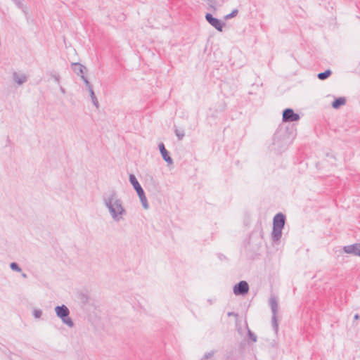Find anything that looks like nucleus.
Here are the masks:
<instances>
[{"instance_id":"8","label":"nucleus","mask_w":360,"mask_h":360,"mask_svg":"<svg viewBox=\"0 0 360 360\" xmlns=\"http://www.w3.org/2000/svg\"><path fill=\"white\" fill-rule=\"evenodd\" d=\"M343 251L347 254H352L360 257V243H354L343 247Z\"/></svg>"},{"instance_id":"26","label":"nucleus","mask_w":360,"mask_h":360,"mask_svg":"<svg viewBox=\"0 0 360 360\" xmlns=\"http://www.w3.org/2000/svg\"><path fill=\"white\" fill-rule=\"evenodd\" d=\"M13 2L18 6V8L24 11L25 7L21 0H14Z\"/></svg>"},{"instance_id":"21","label":"nucleus","mask_w":360,"mask_h":360,"mask_svg":"<svg viewBox=\"0 0 360 360\" xmlns=\"http://www.w3.org/2000/svg\"><path fill=\"white\" fill-rule=\"evenodd\" d=\"M10 268L17 272H20L22 269L19 266V265L16 262H11L10 264Z\"/></svg>"},{"instance_id":"5","label":"nucleus","mask_w":360,"mask_h":360,"mask_svg":"<svg viewBox=\"0 0 360 360\" xmlns=\"http://www.w3.org/2000/svg\"><path fill=\"white\" fill-rule=\"evenodd\" d=\"M205 19L212 27H214L217 31L222 32L223 27L225 25V22L221 20L214 17L211 13H207L205 15Z\"/></svg>"},{"instance_id":"28","label":"nucleus","mask_w":360,"mask_h":360,"mask_svg":"<svg viewBox=\"0 0 360 360\" xmlns=\"http://www.w3.org/2000/svg\"><path fill=\"white\" fill-rule=\"evenodd\" d=\"M354 319L355 320L360 319V315H359L358 314H355Z\"/></svg>"},{"instance_id":"16","label":"nucleus","mask_w":360,"mask_h":360,"mask_svg":"<svg viewBox=\"0 0 360 360\" xmlns=\"http://www.w3.org/2000/svg\"><path fill=\"white\" fill-rule=\"evenodd\" d=\"M89 95L91 98L93 104L96 107V108H98L99 103H98V99L95 95L94 90H91V91H89Z\"/></svg>"},{"instance_id":"10","label":"nucleus","mask_w":360,"mask_h":360,"mask_svg":"<svg viewBox=\"0 0 360 360\" xmlns=\"http://www.w3.org/2000/svg\"><path fill=\"white\" fill-rule=\"evenodd\" d=\"M285 216L281 212L276 214L273 219V226L284 228Z\"/></svg>"},{"instance_id":"24","label":"nucleus","mask_w":360,"mask_h":360,"mask_svg":"<svg viewBox=\"0 0 360 360\" xmlns=\"http://www.w3.org/2000/svg\"><path fill=\"white\" fill-rule=\"evenodd\" d=\"M214 354V351H211L210 352L205 353L201 358V360H207L210 359Z\"/></svg>"},{"instance_id":"20","label":"nucleus","mask_w":360,"mask_h":360,"mask_svg":"<svg viewBox=\"0 0 360 360\" xmlns=\"http://www.w3.org/2000/svg\"><path fill=\"white\" fill-rule=\"evenodd\" d=\"M141 202V204H142V206L143 207L144 209L147 210L148 209L149 207V205H148V200H147V198L146 197V195H143L140 197H139Z\"/></svg>"},{"instance_id":"15","label":"nucleus","mask_w":360,"mask_h":360,"mask_svg":"<svg viewBox=\"0 0 360 360\" xmlns=\"http://www.w3.org/2000/svg\"><path fill=\"white\" fill-rule=\"evenodd\" d=\"M332 74V71L330 69L325 70L324 72H320L317 75L318 79L320 80H324L328 78Z\"/></svg>"},{"instance_id":"27","label":"nucleus","mask_w":360,"mask_h":360,"mask_svg":"<svg viewBox=\"0 0 360 360\" xmlns=\"http://www.w3.org/2000/svg\"><path fill=\"white\" fill-rule=\"evenodd\" d=\"M52 77L57 83L60 82V77L58 74L53 75Z\"/></svg>"},{"instance_id":"22","label":"nucleus","mask_w":360,"mask_h":360,"mask_svg":"<svg viewBox=\"0 0 360 360\" xmlns=\"http://www.w3.org/2000/svg\"><path fill=\"white\" fill-rule=\"evenodd\" d=\"M248 335L249 338L254 342H257V335L252 333L250 329L248 330Z\"/></svg>"},{"instance_id":"29","label":"nucleus","mask_w":360,"mask_h":360,"mask_svg":"<svg viewBox=\"0 0 360 360\" xmlns=\"http://www.w3.org/2000/svg\"><path fill=\"white\" fill-rule=\"evenodd\" d=\"M60 91H61L63 93H65V89H64L63 87H60Z\"/></svg>"},{"instance_id":"23","label":"nucleus","mask_w":360,"mask_h":360,"mask_svg":"<svg viewBox=\"0 0 360 360\" xmlns=\"http://www.w3.org/2000/svg\"><path fill=\"white\" fill-rule=\"evenodd\" d=\"M238 9H233V10L231 11V13H230L229 14H228V15H225L224 18H225L226 20H228V19L232 18H233V17L236 16V15H237V14H238Z\"/></svg>"},{"instance_id":"1","label":"nucleus","mask_w":360,"mask_h":360,"mask_svg":"<svg viewBox=\"0 0 360 360\" xmlns=\"http://www.w3.org/2000/svg\"><path fill=\"white\" fill-rule=\"evenodd\" d=\"M103 201L112 219L120 221L122 219V215L126 214V210L122 205V200L118 198L117 192L115 190H111L109 196L103 198Z\"/></svg>"},{"instance_id":"14","label":"nucleus","mask_w":360,"mask_h":360,"mask_svg":"<svg viewBox=\"0 0 360 360\" xmlns=\"http://www.w3.org/2000/svg\"><path fill=\"white\" fill-rule=\"evenodd\" d=\"M346 103V98L345 97H338L335 98V100L332 102V107L334 109H338L342 105H344Z\"/></svg>"},{"instance_id":"17","label":"nucleus","mask_w":360,"mask_h":360,"mask_svg":"<svg viewBox=\"0 0 360 360\" xmlns=\"http://www.w3.org/2000/svg\"><path fill=\"white\" fill-rule=\"evenodd\" d=\"M174 133H175L176 136H177V139L179 141L182 140L185 136L184 129H179L177 128H175Z\"/></svg>"},{"instance_id":"30","label":"nucleus","mask_w":360,"mask_h":360,"mask_svg":"<svg viewBox=\"0 0 360 360\" xmlns=\"http://www.w3.org/2000/svg\"><path fill=\"white\" fill-rule=\"evenodd\" d=\"M22 276L24 277V278H26L27 277V275L26 274H22Z\"/></svg>"},{"instance_id":"9","label":"nucleus","mask_w":360,"mask_h":360,"mask_svg":"<svg viewBox=\"0 0 360 360\" xmlns=\"http://www.w3.org/2000/svg\"><path fill=\"white\" fill-rule=\"evenodd\" d=\"M158 148L162 155V159L169 165L173 164V160L169 155V153L165 148V144L163 143H160L158 145Z\"/></svg>"},{"instance_id":"4","label":"nucleus","mask_w":360,"mask_h":360,"mask_svg":"<svg viewBox=\"0 0 360 360\" xmlns=\"http://www.w3.org/2000/svg\"><path fill=\"white\" fill-rule=\"evenodd\" d=\"M300 119L299 114L295 113L292 108H285L283 111L282 120L283 122H297Z\"/></svg>"},{"instance_id":"7","label":"nucleus","mask_w":360,"mask_h":360,"mask_svg":"<svg viewBox=\"0 0 360 360\" xmlns=\"http://www.w3.org/2000/svg\"><path fill=\"white\" fill-rule=\"evenodd\" d=\"M129 181L130 184L133 186L134 189L136 191L139 197L145 194V192L141 187V184L138 181L137 179L134 174H129Z\"/></svg>"},{"instance_id":"2","label":"nucleus","mask_w":360,"mask_h":360,"mask_svg":"<svg viewBox=\"0 0 360 360\" xmlns=\"http://www.w3.org/2000/svg\"><path fill=\"white\" fill-rule=\"evenodd\" d=\"M56 316L60 318L62 322L70 328L74 326V322L70 317V310L67 306L62 304L55 307Z\"/></svg>"},{"instance_id":"11","label":"nucleus","mask_w":360,"mask_h":360,"mask_svg":"<svg viewBox=\"0 0 360 360\" xmlns=\"http://www.w3.org/2000/svg\"><path fill=\"white\" fill-rule=\"evenodd\" d=\"M283 228L273 226L271 232V239L274 242L279 241L282 236V230Z\"/></svg>"},{"instance_id":"13","label":"nucleus","mask_w":360,"mask_h":360,"mask_svg":"<svg viewBox=\"0 0 360 360\" xmlns=\"http://www.w3.org/2000/svg\"><path fill=\"white\" fill-rule=\"evenodd\" d=\"M71 66L74 72L80 77L81 75H84V71L86 70V67L79 63H72Z\"/></svg>"},{"instance_id":"31","label":"nucleus","mask_w":360,"mask_h":360,"mask_svg":"<svg viewBox=\"0 0 360 360\" xmlns=\"http://www.w3.org/2000/svg\"><path fill=\"white\" fill-rule=\"evenodd\" d=\"M13 1H14V0H12Z\"/></svg>"},{"instance_id":"3","label":"nucleus","mask_w":360,"mask_h":360,"mask_svg":"<svg viewBox=\"0 0 360 360\" xmlns=\"http://www.w3.org/2000/svg\"><path fill=\"white\" fill-rule=\"evenodd\" d=\"M269 305L271 307L272 317L271 324L274 330L277 333L278 330V323L277 320V314L278 311V303L276 297L271 296L269 298Z\"/></svg>"},{"instance_id":"25","label":"nucleus","mask_w":360,"mask_h":360,"mask_svg":"<svg viewBox=\"0 0 360 360\" xmlns=\"http://www.w3.org/2000/svg\"><path fill=\"white\" fill-rule=\"evenodd\" d=\"M33 316L36 319H39L41 317L42 314V311L41 309H34L32 313Z\"/></svg>"},{"instance_id":"18","label":"nucleus","mask_w":360,"mask_h":360,"mask_svg":"<svg viewBox=\"0 0 360 360\" xmlns=\"http://www.w3.org/2000/svg\"><path fill=\"white\" fill-rule=\"evenodd\" d=\"M81 78L84 82L86 86L87 87L89 92L93 90L92 85L91 84L88 79L84 76V75H81Z\"/></svg>"},{"instance_id":"12","label":"nucleus","mask_w":360,"mask_h":360,"mask_svg":"<svg viewBox=\"0 0 360 360\" xmlns=\"http://www.w3.org/2000/svg\"><path fill=\"white\" fill-rule=\"evenodd\" d=\"M13 79L18 84L21 85L27 81V76L25 74H18L16 72L13 73Z\"/></svg>"},{"instance_id":"6","label":"nucleus","mask_w":360,"mask_h":360,"mask_svg":"<svg viewBox=\"0 0 360 360\" xmlns=\"http://www.w3.org/2000/svg\"><path fill=\"white\" fill-rule=\"evenodd\" d=\"M233 291L236 295H245L248 293L249 285L245 281H240L233 286Z\"/></svg>"},{"instance_id":"19","label":"nucleus","mask_w":360,"mask_h":360,"mask_svg":"<svg viewBox=\"0 0 360 360\" xmlns=\"http://www.w3.org/2000/svg\"><path fill=\"white\" fill-rule=\"evenodd\" d=\"M81 78L84 82L86 86L87 87L89 92L93 90L92 85L91 84L88 79L84 76V75H81Z\"/></svg>"}]
</instances>
